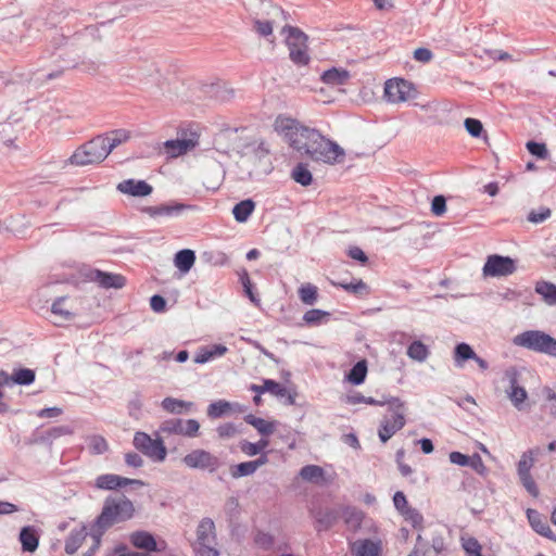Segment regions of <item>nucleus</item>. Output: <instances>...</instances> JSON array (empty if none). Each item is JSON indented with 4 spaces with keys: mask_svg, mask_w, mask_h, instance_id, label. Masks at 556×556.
Masks as SVG:
<instances>
[{
    "mask_svg": "<svg viewBox=\"0 0 556 556\" xmlns=\"http://www.w3.org/2000/svg\"><path fill=\"white\" fill-rule=\"evenodd\" d=\"M162 407L170 414H182L189 412L193 407V403L174 397H165L162 401Z\"/></svg>",
    "mask_w": 556,
    "mask_h": 556,
    "instance_id": "obj_29",
    "label": "nucleus"
},
{
    "mask_svg": "<svg viewBox=\"0 0 556 556\" xmlns=\"http://www.w3.org/2000/svg\"><path fill=\"white\" fill-rule=\"evenodd\" d=\"M198 143L199 136L195 132H191L188 138L165 141L164 149L170 157H177L193 150Z\"/></svg>",
    "mask_w": 556,
    "mask_h": 556,
    "instance_id": "obj_14",
    "label": "nucleus"
},
{
    "mask_svg": "<svg viewBox=\"0 0 556 556\" xmlns=\"http://www.w3.org/2000/svg\"><path fill=\"white\" fill-rule=\"evenodd\" d=\"M87 535V528L84 525L73 529L65 541V552L71 555L76 553Z\"/></svg>",
    "mask_w": 556,
    "mask_h": 556,
    "instance_id": "obj_24",
    "label": "nucleus"
},
{
    "mask_svg": "<svg viewBox=\"0 0 556 556\" xmlns=\"http://www.w3.org/2000/svg\"><path fill=\"white\" fill-rule=\"evenodd\" d=\"M528 520L533 530L542 536L553 539V531L546 519L535 509L529 508L527 510Z\"/></svg>",
    "mask_w": 556,
    "mask_h": 556,
    "instance_id": "obj_21",
    "label": "nucleus"
},
{
    "mask_svg": "<svg viewBox=\"0 0 556 556\" xmlns=\"http://www.w3.org/2000/svg\"><path fill=\"white\" fill-rule=\"evenodd\" d=\"M193 549L198 556H219L216 548V528L211 518H203L197 527Z\"/></svg>",
    "mask_w": 556,
    "mask_h": 556,
    "instance_id": "obj_6",
    "label": "nucleus"
},
{
    "mask_svg": "<svg viewBox=\"0 0 556 556\" xmlns=\"http://www.w3.org/2000/svg\"><path fill=\"white\" fill-rule=\"evenodd\" d=\"M431 212L435 216H441L446 212V200L443 195H435L431 203Z\"/></svg>",
    "mask_w": 556,
    "mask_h": 556,
    "instance_id": "obj_55",
    "label": "nucleus"
},
{
    "mask_svg": "<svg viewBox=\"0 0 556 556\" xmlns=\"http://www.w3.org/2000/svg\"><path fill=\"white\" fill-rule=\"evenodd\" d=\"M527 149L531 154H533L540 159H545L547 155V149L544 143L529 141L527 143Z\"/></svg>",
    "mask_w": 556,
    "mask_h": 556,
    "instance_id": "obj_57",
    "label": "nucleus"
},
{
    "mask_svg": "<svg viewBox=\"0 0 556 556\" xmlns=\"http://www.w3.org/2000/svg\"><path fill=\"white\" fill-rule=\"evenodd\" d=\"M366 375L367 362L365 359H362L352 367L346 378L349 382H351L352 384L358 386L365 381Z\"/></svg>",
    "mask_w": 556,
    "mask_h": 556,
    "instance_id": "obj_32",
    "label": "nucleus"
},
{
    "mask_svg": "<svg viewBox=\"0 0 556 556\" xmlns=\"http://www.w3.org/2000/svg\"><path fill=\"white\" fill-rule=\"evenodd\" d=\"M12 126L10 123L0 124V140L5 144L10 146L13 143L12 138Z\"/></svg>",
    "mask_w": 556,
    "mask_h": 556,
    "instance_id": "obj_63",
    "label": "nucleus"
},
{
    "mask_svg": "<svg viewBox=\"0 0 556 556\" xmlns=\"http://www.w3.org/2000/svg\"><path fill=\"white\" fill-rule=\"evenodd\" d=\"M348 255L355 260V261H358L361 262L362 264H366L367 261H368V257L367 255L364 253V251L358 248V247H351L349 250H348Z\"/></svg>",
    "mask_w": 556,
    "mask_h": 556,
    "instance_id": "obj_64",
    "label": "nucleus"
},
{
    "mask_svg": "<svg viewBox=\"0 0 556 556\" xmlns=\"http://www.w3.org/2000/svg\"><path fill=\"white\" fill-rule=\"evenodd\" d=\"M407 355L409 358L417 362H425L429 356V349L421 341H414L407 348Z\"/></svg>",
    "mask_w": 556,
    "mask_h": 556,
    "instance_id": "obj_34",
    "label": "nucleus"
},
{
    "mask_svg": "<svg viewBox=\"0 0 556 556\" xmlns=\"http://www.w3.org/2000/svg\"><path fill=\"white\" fill-rule=\"evenodd\" d=\"M506 376L509 379V389L506 390L507 396L511 401L513 405L521 410L523 408L525 401L528 397V393L525 388L518 384L517 372L515 370H508Z\"/></svg>",
    "mask_w": 556,
    "mask_h": 556,
    "instance_id": "obj_16",
    "label": "nucleus"
},
{
    "mask_svg": "<svg viewBox=\"0 0 556 556\" xmlns=\"http://www.w3.org/2000/svg\"><path fill=\"white\" fill-rule=\"evenodd\" d=\"M134 445L137 450L155 462H164L166 458V447L162 440L152 439L144 432H137L134 437Z\"/></svg>",
    "mask_w": 556,
    "mask_h": 556,
    "instance_id": "obj_10",
    "label": "nucleus"
},
{
    "mask_svg": "<svg viewBox=\"0 0 556 556\" xmlns=\"http://www.w3.org/2000/svg\"><path fill=\"white\" fill-rule=\"evenodd\" d=\"M291 177L301 186H309L313 180L312 173L307 168V165L300 163L293 169Z\"/></svg>",
    "mask_w": 556,
    "mask_h": 556,
    "instance_id": "obj_36",
    "label": "nucleus"
},
{
    "mask_svg": "<svg viewBox=\"0 0 556 556\" xmlns=\"http://www.w3.org/2000/svg\"><path fill=\"white\" fill-rule=\"evenodd\" d=\"M380 546L370 540L356 541L352 546L354 556H378Z\"/></svg>",
    "mask_w": 556,
    "mask_h": 556,
    "instance_id": "obj_28",
    "label": "nucleus"
},
{
    "mask_svg": "<svg viewBox=\"0 0 556 556\" xmlns=\"http://www.w3.org/2000/svg\"><path fill=\"white\" fill-rule=\"evenodd\" d=\"M533 463H534L533 451H528L527 453H523L518 463V468H517L518 476L522 477V476L531 475L530 470L533 466Z\"/></svg>",
    "mask_w": 556,
    "mask_h": 556,
    "instance_id": "obj_46",
    "label": "nucleus"
},
{
    "mask_svg": "<svg viewBox=\"0 0 556 556\" xmlns=\"http://www.w3.org/2000/svg\"><path fill=\"white\" fill-rule=\"evenodd\" d=\"M245 421L253 426L263 435H269L275 431V422L255 417L254 415L245 416Z\"/></svg>",
    "mask_w": 556,
    "mask_h": 556,
    "instance_id": "obj_33",
    "label": "nucleus"
},
{
    "mask_svg": "<svg viewBox=\"0 0 556 556\" xmlns=\"http://www.w3.org/2000/svg\"><path fill=\"white\" fill-rule=\"evenodd\" d=\"M536 293L541 294L544 299V301L548 305H556V286L546 282V281H540L535 286Z\"/></svg>",
    "mask_w": 556,
    "mask_h": 556,
    "instance_id": "obj_35",
    "label": "nucleus"
},
{
    "mask_svg": "<svg viewBox=\"0 0 556 556\" xmlns=\"http://www.w3.org/2000/svg\"><path fill=\"white\" fill-rule=\"evenodd\" d=\"M191 208L190 205H186L178 202L164 203L155 206H147L142 211L150 217H175L180 215L184 211Z\"/></svg>",
    "mask_w": 556,
    "mask_h": 556,
    "instance_id": "obj_15",
    "label": "nucleus"
},
{
    "mask_svg": "<svg viewBox=\"0 0 556 556\" xmlns=\"http://www.w3.org/2000/svg\"><path fill=\"white\" fill-rule=\"evenodd\" d=\"M256 471L255 466L252 462H244L230 467V475L232 478H241L251 476Z\"/></svg>",
    "mask_w": 556,
    "mask_h": 556,
    "instance_id": "obj_43",
    "label": "nucleus"
},
{
    "mask_svg": "<svg viewBox=\"0 0 556 556\" xmlns=\"http://www.w3.org/2000/svg\"><path fill=\"white\" fill-rule=\"evenodd\" d=\"M327 316H329L328 312L313 308L304 314L303 320L308 325H317Z\"/></svg>",
    "mask_w": 556,
    "mask_h": 556,
    "instance_id": "obj_49",
    "label": "nucleus"
},
{
    "mask_svg": "<svg viewBox=\"0 0 556 556\" xmlns=\"http://www.w3.org/2000/svg\"><path fill=\"white\" fill-rule=\"evenodd\" d=\"M130 542L134 546L148 552L162 551L165 548V542L157 543L154 536L147 531H137L130 535Z\"/></svg>",
    "mask_w": 556,
    "mask_h": 556,
    "instance_id": "obj_19",
    "label": "nucleus"
},
{
    "mask_svg": "<svg viewBox=\"0 0 556 556\" xmlns=\"http://www.w3.org/2000/svg\"><path fill=\"white\" fill-rule=\"evenodd\" d=\"M522 485L525 486V489L534 497H536L539 495V489L533 480V478L531 477V475L529 476H522V477H519Z\"/></svg>",
    "mask_w": 556,
    "mask_h": 556,
    "instance_id": "obj_62",
    "label": "nucleus"
},
{
    "mask_svg": "<svg viewBox=\"0 0 556 556\" xmlns=\"http://www.w3.org/2000/svg\"><path fill=\"white\" fill-rule=\"evenodd\" d=\"M388 414L383 416L378 429V437L382 443H387L406 424V406L399 397H389Z\"/></svg>",
    "mask_w": 556,
    "mask_h": 556,
    "instance_id": "obj_3",
    "label": "nucleus"
},
{
    "mask_svg": "<svg viewBox=\"0 0 556 556\" xmlns=\"http://www.w3.org/2000/svg\"><path fill=\"white\" fill-rule=\"evenodd\" d=\"M552 211L548 207H540L538 211H531L527 219L532 224H541L549 218Z\"/></svg>",
    "mask_w": 556,
    "mask_h": 556,
    "instance_id": "obj_50",
    "label": "nucleus"
},
{
    "mask_svg": "<svg viewBox=\"0 0 556 556\" xmlns=\"http://www.w3.org/2000/svg\"><path fill=\"white\" fill-rule=\"evenodd\" d=\"M283 33H287L286 43L289 48L290 59L298 65H306L309 61L306 35L294 27H283Z\"/></svg>",
    "mask_w": 556,
    "mask_h": 556,
    "instance_id": "obj_9",
    "label": "nucleus"
},
{
    "mask_svg": "<svg viewBox=\"0 0 556 556\" xmlns=\"http://www.w3.org/2000/svg\"><path fill=\"white\" fill-rule=\"evenodd\" d=\"M460 543L467 556H477L482 551V546L478 540L468 534L460 536Z\"/></svg>",
    "mask_w": 556,
    "mask_h": 556,
    "instance_id": "obj_38",
    "label": "nucleus"
},
{
    "mask_svg": "<svg viewBox=\"0 0 556 556\" xmlns=\"http://www.w3.org/2000/svg\"><path fill=\"white\" fill-rule=\"evenodd\" d=\"M13 383L28 386L35 381V372L28 368H22L12 375Z\"/></svg>",
    "mask_w": 556,
    "mask_h": 556,
    "instance_id": "obj_44",
    "label": "nucleus"
},
{
    "mask_svg": "<svg viewBox=\"0 0 556 556\" xmlns=\"http://www.w3.org/2000/svg\"><path fill=\"white\" fill-rule=\"evenodd\" d=\"M245 131V128H225L219 130L214 137V148L225 154L231 152L240 153L250 144L244 136Z\"/></svg>",
    "mask_w": 556,
    "mask_h": 556,
    "instance_id": "obj_7",
    "label": "nucleus"
},
{
    "mask_svg": "<svg viewBox=\"0 0 556 556\" xmlns=\"http://www.w3.org/2000/svg\"><path fill=\"white\" fill-rule=\"evenodd\" d=\"M51 313L54 316L55 325L72 320L74 317V313L70 308L65 307V298H59L53 302Z\"/></svg>",
    "mask_w": 556,
    "mask_h": 556,
    "instance_id": "obj_26",
    "label": "nucleus"
},
{
    "mask_svg": "<svg viewBox=\"0 0 556 556\" xmlns=\"http://www.w3.org/2000/svg\"><path fill=\"white\" fill-rule=\"evenodd\" d=\"M415 89L410 83L402 78L389 79L384 85V98L390 103H402L414 98Z\"/></svg>",
    "mask_w": 556,
    "mask_h": 556,
    "instance_id": "obj_12",
    "label": "nucleus"
},
{
    "mask_svg": "<svg viewBox=\"0 0 556 556\" xmlns=\"http://www.w3.org/2000/svg\"><path fill=\"white\" fill-rule=\"evenodd\" d=\"M91 279L98 282L100 287L105 289H121L126 283V279L122 275L104 273L101 270H94L91 274Z\"/></svg>",
    "mask_w": 556,
    "mask_h": 556,
    "instance_id": "obj_20",
    "label": "nucleus"
},
{
    "mask_svg": "<svg viewBox=\"0 0 556 556\" xmlns=\"http://www.w3.org/2000/svg\"><path fill=\"white\" fill-rule=\"evenodd\" d=\"M276 24L275 20H255L254 21V30L262 37L268 38L270 43L274 42V39L269 38L273 34L274 25Z\"/></svg>",
    "mask_w": 556,
    "mask_h": 556,
    "instance_id": "obj_40",
    "label": "nucleus"
},
{
    "mask_svg": "<svg viewBox=\"0 0 556 556\" xmlns=\"http://www.w3.org/2000/svg\"><path fill=\"white\" fill-rule=\"evenodd\" d=\"M475 357L476 352L468 343H458L454 349V364L458 368H463L467 361H472Z\"/></svg>",
    "mask_w": 556,
    "mask_h": 556,
    "instance_id": "obj_25",
    "label": "nucleus"
},
{
    "mask_svg": "<svg viewBox=\"0 0 556 556\" xmlns=\"http://www.w3.org/2000/svg\"><path fill=\"white\" fill-rule=\"evenodd\" d=\"M465 128L472 137H479L483 131L482 123L476 118H466L464 122Z\"/></svg>",
    "mask_w": 556,
    "mask_h": 556,
    "instance_id": "obj_53",
    "label": "nucleus"
},
{
    "mask_svg": "<svg viewBox=\"0 0 556 556\" xmlns=\"http://www.w3.org/2000/svg\"><path fill=\"white\" fill-rule=\"evenodd\" d=\"M230 409V404L226 401H217L208 405L207 415L211 418H219Z\"/></svg>",
    "mask_w": 556,
    "mask_h": 556,
    "instance_id": "obj_48",
    "label": "nucleus"
},
{
    "mask_svg": "<svg viewBox=\"0 0 556 556\" xmlns=\"http://www.w3.org/2000/svg\"><path fill=\"white\" fill-rule=\"evenodd\" d=\"M109 152L105 148L103 136H98L87 143L79 147L68 159L71 165L85 166L93 163H100Z\"/></svg>",
    "mask_w": 556,
    "mask_h": 556,
    "instance_id": "obj_5",
    "label": "nucleus"
},
{
    "mask_svg": "<svg viewBox=\"0 0 556 556\" xmlns=\"http://www.w3.org/2000/svg\"><path fill=\"white\" fill-rule=\"evenodd\" d=\"M401 516L404 518L405 521L409 522L415 529H422L424 517L418 509L409 506L401 514Z\"/></svg>",
    "mask_w": 556,
    "mask_h": 556,
    "instance_id": "obj_41",
    "label": "nucleus"
},
{
    "mask_svg": "<svg viewBox=\"0 0 556 556\" xmlns=\"http://www.w3.org/2000/svg\"><path fill=\"white\" fill-rule=\"evenodd\" d=\"M516 264L509 256L493 254L488 256L482 268L484 277H503L516 271Z\"/></svg>",
    "mask_w": 556,
    "mask_h": 556,
    "instance_id": "obj_13",
    "label": "nucleus"
},
{
    "mask_svg": "<svg viewBox=\"0 0 556 556\" xmlns=\"http://www.w3.org/2000/svg\"><path fill=\"white\" fill-rule=\"evenodd\" d=\"M182 464L193 470H202L213 473L222 466L220 459L211 452L203 448H195L187 453L182 459Z\"/></svg>",
    "mask_w": 556,
    "mask_h": 556,
    "instance_id": "obj_8",
    "label": "nucleus"
},
{
    "mask_svg": "<svg viewBox=\"0 0 556 556\" xmlns=\"http://www.w3.org/2000/svg\"><path fill=\"white\" fill-rule=\"evenodd\" d=\"M413 56L417 62L429 63L433 59V53L428 48H417L414 51Z\"/></svg>",
    "mask_w": 556,
    "mask_h": 556,
    "instance_id": "obj_59",
    "label": "nucleus"
},
{
    "mask_svg": "<svg viewBox=\"0 0 556 556\" xmlns=\"http://www.w3.org/2000/svg\"><path fill=\"white\" fill-rule=\"evenodd\" d=\"M337 514L332 510H327L325 513H319L317 517V522L320 525V529H327L331 527V525L336 521Z\"/></svg>",
    "mask_w": 556,
    "mask_h": 556,
    "instance_id": "obj_54",
    "label": "nucleus"
},
{
    "mask_svg": "<svg viewBox=\"0 0 556 556\" xmlns=\"http://www.w3.org/2000/svg\"><path fill=\"white\" fill-rule=\"evenodd\" d=\"M468 466L471 467L480 476H485L488 472L486 466L484 465L479 454H475L469 458Z\"/></svg>",
    "mask_w": 556,
    "mask_h": 556,
    "instance_id": "obj_56",
    "label": "nucleus"
},
{
    "mask_svg": "<svg viewBox=\"0 0 556 556\" xmlns=\"http://www.w3.org/2000/svg\"><path fill=\"white\" fill-rule=\"evenodd\" d=\"M129 484L142 485L143 482L136 479L124 478L117 475H101L96 480V486L103 490H114L116 488H124Z\"/></svg>",
    "mask_w": 556,
    "mask_h": 556,
    "instance_id": "obj_18",
    "label": "nucleus"
},
{
    "mask_svg": "<svg viewBox=\"0 0 556 556\" xmlns=\"http://www.w3.org/2000/svg\"><path fill=\"white\" fill-rule=\"evenodd\" d=\"M255 203L248 199L237 203L232 208L235 219L239 223H244L253 213Z\"/></svg>",
    "mask_w": 556,
    "mask_h": 556,
    "instance_id": "obj_31",
    "label": "nucleus"
},
{
    "mask_svg": "<svg viewBox=\"0 0 556 556\" xmlns=\"http://www.w3.org/2000/svg\"><path fill=\"white\" fill-rule=\"evenodd\" d=\"M130 138V132L125 129H116L110 132L108 136L103 137L105 148L109 154L112 152L114 148L126 142Z\"/></svg>",
    "mask_w": 556,
    "mask_h": 556,
    "instance_id": "obj_30",
    "label": "nucleus"
},
{
    "mask_svg": "<svg viewBox=\"0 0 556 556\" xmlns=\"http://www.w3.org/2000/svg\"><path fill=\"white\" fill-rule=\"evenodd\" d=\"M116 189L124 194L131 197H147L153 191L151 185L144 180L126 179L119 182Z\"/></svg>",
    "mask_w": 556,
    "mask_h": 556,
    "instance_id": "obj_17",
    "label": "nucleus"
},
{
    "mask_svg": "<svg viewBox=\"0 0 556 556\" xmlns=\"http://www.w3.org/2000/svg\"><path fill=\"white\" fill-rule=\"evenodd\" d=\"M276 128L285 134L289 144L298 152L309 156L313 161L328 165L344 162L345 151L337 142L324 137L316 129L300 125L289 117H278Z\"/></svg>",
    "mask_w": 556,
    "mask_h": 556,
    "instance_id": "obj_1",
    "label": "nucleus"
},
{
    "mask_svg": "<svg viewBox=\"0 0 556 556\" xmlns=\"http://www.w3.org/2000/svg\"><path fill=\"white\" fill-rule=\"evenodd\" d=\"M263 389H265L266 392H270L271 394L280 397L285 396L288 393L287 389L282 384L270 379L264 380Z\"/></svg>",
    "mask_w": 556,
    "mask_h": 556,
    "instance_id": "obj_52",
    "label": "nucleus"
},
{
    "mask_svg": "<svg viewBox=\"0 0 556 556\" xmlns=\"http://www.w3.org/2000/svg\"><path fill=\"white\" fill-rule=\"evenodd\" d=\"M268 444H269L268 440L261 439L256 443H251V442L242 443L241 450L244 454H247L249 456H255V455L260 454L261 452H263L268 446Z\"/></svg>",
    "mask_w": 556,
    "mask_h": 556,
    "instance_id": "obj_47",
    "label": "nucleus"
},
{
    "mask_svg": "<svg viewBox=\"0 0 556 556\" xmlns=\"http://www.w3.org/2000/svg\"><path fill=\"white\" fill-rule=\"evenodd\" d=\"M351 75L345 68L332 67L327 70L321 75V80L328 86H343L345 85Z\"/></svg>",
    "mask_w": 556,
    "mask_h": 556,
    "instance_id": "obj_22",
    "label": "nucleus"
},
{
    "mask_svg": "<svg viewBox=\"0 0 556 556\" xmlns=\"http://www.w3.org/2000/svg\"><path fill=\"white\" fill-rule=\"evenodd\" d=\"M200 424L195 419L170 418L163 421L160 426V432L172 435H182L186 438H195L199 435Z\"/></svg>",
    "mask_w": 556,
    "mask_h": 556,
    "instance_id": "obj_11",
    "label": "nucleus"
},
{
    "mask_svg": "<svg viewBox=\"0 0 556 556\" xmlns=\"http://www.w3.org/2000/svg\"><path fill=\"white\" fill-rule=\"evenodd\" d=\"M88 448L92 454L99 455L108 451L109 444L102 435H91L88 438Z\"/></svg>",
    "mask_w": 556,
    "mask_h": 556,
    "instance_id": "obj_42",
    "label": "nucleus"
},
{
    "mask_svg": "<svg viewBox=\"0 0 556 556\" xmlns=\"http://www.w3.org/2000/svg\"><path fill=\"white\" fill-rule=\"evenodd\" d=\"M332 283L334 286H339V287L343 288L344 290H346L349 292H353L355 294H359L367 289L366 283L361 279L355 280L354 282H338V283L332 282Z\"/></svg>",
    "mask_w": 556,
    "mask_h": 556,
    "instance_id": "obj_51",
    "label": "nucleus"
},
{
    "mask_svg": "<svg viewBox=\"0 0 556 556\" xmlns=\"http://www.w3.org/2000/svg\"><path fill=\"white\" fill-rule=\"evenodd\" d=\"M219 438L222 439H229L237 434L238 429L233 424H224L217 427L216 429Z\"/></svg>",
    "mask_w": 556,
    "mask_h": 556,
    "instance_id": "obj_58",
    "label": "nucleus"
},
{
    "mask_svg": "<svg viewBox=\"0 0 556 556\" xmlns=\"http://www.w3.org/2000/svg\"><path fill=\"white\" fill-rule=\"evenodd\" d=\"M299 296L306 305H313L317 301V287L312 283H304L299 289Z\"/></svg>",
    "mask_w": 556,
    "mask_h": 556,
    "instance_id": "obj_39",
    "label": "nucleus"
},
{
    "mask_svg": "<svg viewBox=\"0 0 556 556\" xmlns=\"http://www.w3.org/2000/svg\"><path fill=\"white\" fill-rule=\"evenodd\" d=\"M393 504L395 509L402 514L405 509L409 507L407 498L402 491H397L393 495Z\"/></svg>",
    "mask_w": 556,
    "mask_h": 556,
    "instance_id": "obj_60",
    "label": "nucleus"
},
{
    "mask_svg": "<svg viewBox=\"0 0 556 556\" xmlns=\"http://www.w3.org/2000/svg\"><path fill=\"white\" fill-rule=\"evenodd\" d=\"M516 346L556 357V339L541 330H526L513 338Z\"/></svg>",
    "mask_w": 556,
    "mask_h": 556,
    "instance_id": "obj_4",
    "label": "nucleus"
},
{
    "mask_svg": "<svg viewBox=\"0 0 556 556\" xmlns=\"http://www.w3.org/2000/svg\"><path fill=\"white\" fill-rule=\"evenodd\" d=\"M74 430L70 426H58L53 427L48 431V437L51 439H58L62 435H71L73 434Z\"/></svg>",
    "mask_w": 556,
    "mask_h": 556,
    "instance_id": "obj_61",
    "label": "nucleus"
},
{
    "mask_svg": "<svg viewBox=\"0 0 556 556\" xmlns=\"http://www.w3.org/2000/svg\"><path fill=\"white\" fill-rule=\"evenodd\" d=\"M324 469L316 465H306L301 468L300 477L309 482H318L324 479Z\"/></svg>",
    "mask_w": 556,
    "mask_h": 556,
    "instance_id": "obj_37",
    "label": "nucleus"
},
{
    "mask_svg": "<svg viewBox=\"0 0 556 556\" xmlns=\"http://www.w3.org/2000/svg\"><path fill=\"white\" fill-rule=\"evenodd\" d=\"M388 400H389V397H383L382 400L377 401L374 397H366L361 393H355V394L349 395L346 399V402L349 404H353V405L359 404V403H365V404H369V405L383 406V405L388 404Z\"/></svg>",
    "mask_w": 556,
    "mask_h": 556,
    "instance_id": "obj_45",
    "label": "nucleus"
},
{
    "mask_svg": "<svg viewBox=\"0 0 556 556\" xmlns=\"http://www.w3.org/2000/svg\"><path fill=\"white\" fill-rule=\"evenodd\" d=\"M195 262V254L192 250L185 249L176 253L174 263L181 273H188Z\"/></svg>",
    "mask_w": 556,
    "mask_h": 556,
    "instance_id": "obj_27",
    "label": "nucleus"
},
{
    "mask_svg": "<svg viewBox=\"0 0 556 556\" xmlns=\"http://www.w3.org/2000/svg\"><path fill=\"white\" fill-rule=\"evenodd\" d=\"M20 542L24 552L34 553L39 545V535L37 530L31 526L22 528L20 532Z\"/></svg>",
    "mask_w": 556,
    "mask_h": 556,
    "instance_id": "obj_23",
    "label": "nucleus"
},
{
    "mask_svg": "<svg viewBox=\"0 0 556 556\" xmlns=\"http://www.w3.org/2000/svg\"><path fill=\"white\" fill-rule=\"evenodd\" d=\"M134 513V504L125 495L106 497L101 514L94 520L89 533L94 541V547L100 546L101 538L105 531L117 523L130 519Z\"/></svg>",
    "mask_w": 556,
    "mask_h": 556,
    "instance_id": "obj_2",
    "label": "nucleus"
}]
</instances>
